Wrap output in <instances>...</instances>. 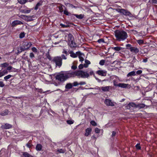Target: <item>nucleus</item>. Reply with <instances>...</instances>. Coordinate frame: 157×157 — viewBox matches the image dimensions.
I'll return each mask as SVG.
<instances>
[{"instance_id": "obj_1", "label": "nucleus", "mask_w": 157, "mask_h": 157, "mask_svg": "<svg viewBox=\"0 0 157 157\" xmlns=\"http://www.w3.org/2000/svg\"><path fill=\"white\" fill-rule=\"evenodd\" d=\"M73 77L72 71L61 72L56 75V79L58 81L63 82L69 78Z\"/></svg>"}, {"instance_id": "obj_2", "label": "nucleus", "mask_w": 157, "mask_h": 157, "mask_svg": "<svg viewBox=\"0 0 157 157\" xmlns=\"http://www.w3.org/2000/svg\"><path fill=\"white\" fill-rule=\"evenodd\" d=\"M114 33L116 40L118 41H123L128 37L127 33L123 30H117Z\"/></svg>"}, {"instance_id": "obj_3", "label": "nucleus", "mask_w": 157, "mask_h": 157, "mask_svg": "<svg viewBox=\"0 0 157 157\" xmlns=\"http://www.w3.org/2000/svg\"><path fill=\"white\" fill-rule=\"evenodd\" d=\"M73 77L77 76L78 78H88L90 76L89 73L82 70L72 71Z\"/></svg>"}, {"instance_id": "obj_4", "label": "nucleus", "mask_w": 157, "mask_h": 157, "mask_svg": "<svg viewBox=\"0 0 157 157\" xmlns=\"http://www.w3.org/2000/svg\"><path fill=\"white\" fill-rule=\"evenodd\" d=\"M116 10L121 13L123 14L126 16H129V17H134V18L138 19L134 15L132 14L129 11L124 9H120L119 8L116 9Z\"/></svg>"}, {"instance_id": "obj_5", "label": "nucleus", "mask_w": 157, "mask_h": 157, "mask_svg": "<svg viewBox=\"0 0 157 157\" xmlns=\"http://www.w3.org/2000/svg\"><path fill=\"white\" fill-rule=\"evenodd\" d=\"M74 38L73 36L70 34L68 36V44L71 48H75L76 46V43L74 41Z\"/></svg>"}, {"instance_id": "obj_6", "label": "nucleus", "mask_w": 157, "mask_h": 157, "mask_svg": "<svg viewBox=\"0 0 157 157\" xmlns=\"http://www.w3.org/2000/svg\"><path fill=\"white\" fill-rule=\"evenodd\" d=\"M52 61L56 64V67H60L62 64V59L60 56L54 57Z\"/></svg>"}, {"instance_id": "obj_7", "label": "nucleus", "mask_w": 157, "mask_h": 157, "mask_svg": "<svg viewBox=\"0 0 157 157\" xmlns=\"http://www.w3.org/2000/svg\"><path fill=\"white\" fill-rule=\"evenodd\" d=\"M136 104L133 102L130 103L125 106L127 109H130V110H134L135 109Z\"/></svg>"}, {"instance_id": "obj_8", "label": "nucleus", "mask_w": 157, "mask_h": 157, "mask_svg": "<svg viewBox=\"0 0 157 157\" xmlns=\"http://www.w3.org/2000/svg\"><path fill=\"white\" fill-rule=\"evenodd\" d=\"M96 73L99 75L105 76L107 74V71L104 70H99L96 72Z\"/></svg>"}, {"instance_id": "obj_9", "label": "nucleus", "mask_w": 157, "mask_h": 157, "mask_svg": "<svg viewBox=\"0 0 157 157\" xmlns=\"http://www.w3.org/2000/svg\"><path fill=\"white\" fill-rule=\"evenodd\" d=\"M104 102L108 106H113L114 105V102H112L110 99H105Z\"/></svg>"}, {"instance_id": "obj_10", "label": "nucleus", "mask_w": 157, "mask_h": 157, "mask_svg": "<svg viewBox=\"0 0 157 157\" xmlns=\"http://www.w3.org/2000/svg\"><path fill=\"white\" fill-rule=\"evenodd\" d=\"M12 127L11 124L8 123H6L4 125H2L1 126V128L3 129H7L11 128Z\"/></svg>"}, {"instance_id": "obj_11", "label": "nucleus", "mask_w": 157, "mask_h": 157, "mask_svg": "<svg viewBox=\"0 0 157 157\" xmlns=\"http://www.w3.org/2000/svg\"><path fill=\"white\" fill-rule=\"evenodd\" d=\"M129 49L131 52L135 54H136L137 53H138L139 51L138 48L134 47L129 48Z\"/></svg>"}, {"instance_id": "obj_12", "label": "nucleus", "mask_w": 157, "mask_h": 157, "mask_svg": "<svg viewBox=\"0 0 157 157\" xmlns=\"http://www.w3.org/2000/svg\"><path fill=\"white\" fill-rule=\"evenodd\" d=\"M22 24L23 23L21 21H18V20H14V21L12 22V26L14 27L17 25Z\"/></svg>"}, {"instance_id": "obj_13", "label": "nucleus", "mask_w": 157, "mask_h": 157, "mask_svg": "<svg viewBox=\"0 0 157 157\" xmlns=\"http://www.w3.org/2000/svg\"><path fill=\"white\" fill-rule=\"evenodd\" d=\"M75 16L77 18L79 19H82L84 17V15L83 14H73L71 15V17L74 18V17Z\"/></svg>"}, {"instance_id": "obj_14", "label": "nucleus", "mask_w": 157, "mask_h": 157, "mask_svg": "<svg viewBox=\"0 0 157 157\" xmlns=\"http://www.w3.org/2000/svg\"><path fill=\"white\" fill-rule=\"evenodd\" d=\"M92 131V129L90 128H87L86 130V133L85 135L86 136H88L91 133Z\"/></svg>"}, {"instance_id": "obj_15", "label": "nucleus", "mask_w": 157, "mask_h": 157, "mask_svg": "<svg viewBox=\"0 0 157 157\" xmlns=\"http://www.w3.org/2000/svg\"><path fill=\"white\" fill-rule=\"evenodd\" d=\"M9 112L8 109H5L0 113V115L2 116H5L8 115Z\"/></svg>"}, {"instance_id": "obj_16", "label": "nucleus", "mask_w": 157, "mask_h": 157, "mask_svg": "<svg viewBox=\"0 0 157 157\" xmlns=\"http://www.w3.org/2000/svg\"><path fill=\"white\" fill-rule=\"evenodd\" d=\"M146 105L143 104H136V106H135V109L136 108H138L139 109L143 108L145 107Z\"/></svg>"}, {"instance_id": "obj_17", "label": "nucleus", "mask_w": 157, "mask_h": 157, "mask_svg": "<svg viewBox=\"0 0 157 157\" xmlns=\"http://www.w3.org/2000/svg\"><path fill=\"white\" fill-rule=\"evenodd\" d=\"M77 54L78 56V58L79 59V61L81 62H82V61H84V58L81 56L82 53L80 52H77Z\"/></svg>"}, {"instance_id": "obj_18", "label": "nucleus", "mask_w": 157, "mask_h": 157, "mask_svg": "<svg viewBox=\"0 0 157 157\" xmlns=\"http://www.w3.org/2000/svg\"><path fill=\"white\" fill-rule=\"evenodd\" d=\"M128 84H125L124 83H119L118 84V87H121L122 88H127L128 87Z\"/></svg>"}, {"instance_id": "obj_19", "label": "nucleus", "mask_w": 157, "mask_h": 157, "mask_svg": "<svg viewBox=\"0 0 157 157\" xmlns=\"http://www.w3.org/2000/svg\"><path fill=\"white\" fill-rule=\"evenodd\" d=\"M25 50V49L24 47L23 48L22 47H19L18 48H17V54L18 55L21 53L22 51H24Z\"/></svg>"}, {"instance_id": "obj_20", "label": "nucleus", "mask_w": 157, "mask_h": 157, "mask_svg": "<svg viewBox=\"0 0 157 157\" xmlns=\"http://www.w3.org/2000/svg\"><path fill=\"white\" fill-rule=\"evenodd\" d=\"M32 44L30 43H25L24 45V47L25 49V50H27L29 49L31 47Z\"/></svg>"}, {"instance_id": "obj_21", "label": "nucleus", "mask_w": 157, "mask_h": 157, "mask_svg": "<svg viewBox=\"0 0 157 157\" xmlns=\"http://www.w3.org/2000/svg\"><path fill=\"white\" fill-rule=\"evenodd\" d=\"M56 5H59L58 8L59 10V12L61 13L63 11V6L64 7L65 6H63L62 4L60 3H57Z\"/></svg>"}, {"instance_id": "obj_22", "label": "nucleus", "mask_w": 157, "mask_h": 157, "mask_svg": "<svg viewBox=\"0 0 157 157\" xmlns=\"http://www.w3.org/2000/svg\"><path fill=\"white\" fill-rule=\"evenodd\" d=\"M42 146L40 144H37L36 146V149L37 151H40L41 150Z\"/></svg>"}, {"instance_id": "obj_23", "label": "nucleus", "mask_w": 157, "mask_h": 157, "mask_svg": "<svg viewBox=\"0 0 157 157\" xmlns=\"http://www.w3.org/2000/svg\"><path fill=\"white\" fill-rule=\"evenodd\" d=\"M22 155L24 157H33V156L30 155L27 152H22Z\"/></svg>"}, {"instance_id": "obj_24", "label": "nucleus", "mask_w": 157, "mask_h": 157, "mask_svg": "<svg viewBox=\"0 0 157 157\" xmlns=\"http://www.w3.org/2000/svg\"><path fill=\"white\" fill-rule=\"evenodd\" d=\"M110 86H106L105 87H102L101 89L103 91L106 92L109 91Z\"/></svg>"}, {"instance_id": "obj_25", "label": "nucleus", "mask_w": 157, "mask_h": 157, "mask_svg": "<svg viewBox=\"0 0 157 157\" xmlns=\"http://www.w3.org/2000/svg\"><path fill=\"white\" fill-rule=\"evenodd\" d=\"M136 75V72L134 71H132L128 73L127 75V77H129L132 76H134Z\"/></svg>"}, {"instance_id": "obj_26", "label": "nucleus", "mask_w": 157, "mask_h": 157, "mask_svg": "<svg viewBox=\"0 0 157 157\" xmlns=\"http://www.w3.org/2000/svg\"><path fill=\"white\" fill-rule=\"evenodd\" d=\"M85 64H84V67L85 68H87L88 66V65L90 64V61L86 59L85 61Z\"/></svg>"}, {"instance_id": "obj_27", "label": "nucleus", "mask_w": 157, "mask_h": 157, "mask_svg": "<svg viewBox=\"0 0 157 157\" xmlns=\"http://www.w3.org/2000/svg\"><path fill=\"white\" fill-rule=\"evenodd\" d=\"M70 53V56L72 58H76L77 57V56H78L77 54V52L76 53H75L73 51H71Z\"/></svg>"}, {"instance_id": "obj_28", "label": "nucleus", "mask_w": 157, "mask_h": 157, "mask_svg": "<svg viewBox=\"0 0 157 157\" xmlns=\"http://www.w3.org/2000/svg\"><path fill=\"white\" fill-rule=\"evenodd\" d=\"M42 2L41 1H40L39 2L37 3L34 8V9L35 10H37L39 7L42 5Z\"/></svg>"}, {"instance_id": "obj_29", "label": "nucleus", "mask_w": 157, "mask_h": 157, "mask_svg": "<svg viewBox=\"0 0 157 157\" xmlns=\"http://www.w3.org/2000/svg\"><path fill=\"white\" fill-rule=\"evenodd\" d=\"M31 10L29 9L26 10L21 9L20 11L23 13H29L30 12Z\"/></svg>"}, {"instance_id": "obj_30", "label": "nucleus", "mask_w": 157, "mask_h": 157, "mask_svg": "<svg viewBox=\"0 0 157 157\" xmlns=\"http://www.w3.org/2000/svg\"><path fill=\"white\" fill-rule=\"evenodd\" d=\"M73 85L71 83H68L66 85L65 87L66 89H70L72 88Z\"/></svg>"}, {"instance_id": "obj_31", "label": "nucleus", "mask_w": 157, "mask_h": 157, "mask_svg": "<svg viewBox=\"0 0 157 157\" xmlns=\"http://www.w3.org/2000/svg\"><path fill=\"white\" fill-rule=\"evenodd\" d=\"M112 48L116 51H119L122 49V48L121 47L117 46L114 47H112Z\"/></svg>"}, {"instance_id": "obj_32", "label": "nucleus", "mask_w": 157, "mask_h": 157, "mask_svg": "<svg viewBox=\"0 0 157 157\" xmlns=\"http://www.w3.org/2000/svg\"><path fill=\"white\" fill-rule=\"evenodd\" d=\"M8 73L7 70L5 69L3 70L2 71H0V73L2 75V77L4 76L5 74H7Z\"/></svg>"}, {"instance_id": "obj_33", "label": "nucleus", "mask_w": 157, "mask_h": 157, "mask_svg": "<svg viewBox=\"0 0 157 157\" xmlns=\"http://www.w3.org/2000/svg\"><path fill=\"white\" fill-rule=\"evenodd\" d=\"M32 141L31 140H30L29 142L26 144V146L27 147L30 148L33 145L32 144Z\"/></svg>"}, {"instance_id": "obj_34", "label": "nucleus", "mask_w": 157, "mask_h": 157, "mask_svg": "<svg viewBox=\"0 0 157 157\" xmlns=\"http://www.w3.org/2000/svg\"><path fill=\"white\" fill-rule=\"evenodd\" d=\"M9 65V64L8 63H2L0 65V67H3V68H5L7 67L8 65Z\"/></svg>"}, {"instance_id": "obj_35", "label": "nucleus", "mask_w": 157, "mask_h": 157, "mask_svg": "<svg viewBox=\"0 0 157 157\" xmlns=\"http://www.w3.org/2000/svg\"><path fill=\"white\" fill-rule=\"evenodd\" d=\"M12 76V75H9L4 77V78L5 80L6 81H7V80L10 79L11 77Z\"/></svg>"}, {"instance_id": "obj_36", "label": "nucleus", "mask_w": 157, "mask_h": 157, "mask_svg": "<svg viewBox=\"0 0 157 157\" xmlns=\"http://www.w3.org/2000/svg\"><path fill=\"white\" fill-rule=\"evenodd\" d=\"M129 33L133 34H136L138 33V32L134 30H130L129 31Z\"/></svg>"}, {"instance_id": "obj_37", "label": "nucleus", "mask_w": 157, "mask_h": 157, "mask_svg": "<svg viewBox=\"0 0 157 157\" xmlns=\"http://www.w3.org/2000/svg\"><path fill=\"white\" fill-rule=\"evenodd\" d=\"M64 13L67 15L71 16L72 15L71 13L68 12L67 10H64Z\"/></svg>"}, {"instance_id": "obj_38", "label": "nucleus", "mask_w": 157, "mask_h": 157, "mask_svg": "<svg viewBox=\"0 0 157 157\" xmlns=\"http://www.w3.org/2000/svg\"><path fill=\"white\" fill-rule=\"evenodd\" d=\"M28 1L27 0H21L20 1H18V2L19 3L21 4H25Z\"/></svg>"}, {"instance_id": "obj_39", "label": "nucleus", "mask_w": 157, "mask_h": 157, "mask_svg": "<svg viewBox=\"0 0 157 157\" xmlns=\"http://www.w3.org/2000/svg\"><path fill=\"white\" fill-rule=\"evenodd\" d=\"M135 147L136 148L137 150H141V147L140 146V143L137 144L135 146Z\"/></svg>"}, {"instance_id": "obj_40", "label": "nucleus", "mask_w": 157, "mask_h": 157, "mask_svg": "<svg viewBox=\"0 0 157 157\" xmlns=\"http://www.w3.org/2000/svg\"><path fill=\"white\" fill-rule=\"evenodd\" d=\"M46 56L47 59H48L49 60L51 61L52 60L51 57L49 53H46Z\"/></svg>"}, {"instance_id": "obj_41", "label": "nucleus", "mask_w": 157, "mask_h": 157, "mask_svg": "<svg viewBox=\"0 0 157 157\" xmlns=\"http://www.w3.org/2000/svg\"><path fill=\"white\" fill-rule=\"evenodd\" d=\"M137 42L139 45L143 44L144 43V41L142 40H137Z\"/></svg>"}, {"instance_id": "obj_42", "label": "nucleus", "mask_w": 157, "mask_h": 157, "mask_svg": "<svg viewBox=\"0 0 157 157\" xmlns=\"http://www.w3.org/2000/svg\"><path fill=\"white\" fill-rule=\"evenodd\" d=\"M97 42L99 43H104L105 42L103 38L99 39H98Z\"/></svg>"}, {"instance_id": "obj_43", "label": "nucleus", "mask_w": 157, "mask_h": 157, "mask_svg": "<svg viewBox=\"0 0 157 157\" xmlns=\"http://www.w3.org/2000/svg\"><path fill=\"white\" fill-rule=\"evenodd\" d=\"M67 122L69 124H71L74 123V121L72 120H68L67 121Z\"/></svg>"}, {"instance_id": "obj_44", "label": "nucleus", "mask_w": 157, "mask_h": 157, "mask_svg": "<svg viewBox=\"0 0 157 157\" xmlns=\"http://www.w3.org/2000/svg\"><path fill=\"white\" fill-rule=\"evenodd\" d=\"M113 85L115 86H118V84H117L118 82L117 80H114L113 81Z\"/></svg>"}, {"instance_id": "obj_45", "label": "nucleus", "mask_w": 157, "mask_h": 157, "mask_svg": "<svg viewBox=\"0 0 157 157\" xmlns=\"http://www.w3.org/2000/svg\"><path fill=\"white\" fill-rule=\"evenodd\" d=\"M67 24L66 25H64V24H60V25L62 27L64 28H67V27H69V26H70V25H68L67 24Z\"/></svg>"}, {"instance_id": "obj_46", "label": "nucleus", "mask_w": 157, "mask_h": 157, "mask_svg": "<svg viewBox=\"0 0 157 157\" xmlns=\"http://www.w3.org/2000/svg\"><path fill=\"white\" fill-rule=\"evenodd\" d=\"M149 2L153 4H157V0H150Z\"/></svg>"}, {"instance_id": "obj_47", "label": "nucleus", "mask_w": 157, "mask_h": 157, "mask_svg": "<svg viewBox=\"0 0 157 157\" xmlns=\"http://www.w3.org/2000/svg\"><path fill=\"white\" fill-rule=\"evenodd\" d=\"M105 63V60L102 59L100 61L99 64L101 66H103L104 65Z\"/></svg>"}, {"instance_id": "obj_48", "label": "nucleus", "mask_w": 157, "mask_h": 157, "mask_svg": "<svg viewBox=\"0 0 157 157\" xmlns=\"http://www.w3.org/2000/svg\"><path fill=\"white\" fill-rule=\"evenodd\" d=\"M57 151L60 153H63L65 152V151L63 150L62 149H58L57 150Z\"/></svg>"}, {"instance_id": "obj_49", "label": "nucleus", "mask_w": 157, "mask_h": 157, "mask_svg": "<svg viewBox=\"0 0 157 157\" xmlns=\"http://www.w3.org/2000/svg\"><path fill=\"white\" fill-rule=\"evenodd\" d=\"M25 34L24 33H21L19 34V38H22L24 37Z\"/></svg>"}, {"instance_id": "obj_50", "label": "nucleus", "mask_w": 157, "mask_h": 157, "mask_svg": "<svg viewBox=\"0 0 157 157\" xmlns=\"http://www.w3.org/2000/svg\"><path fill=\"white\" fill-rule=\"evenodd\" d=\"M90 123L93 126H95L97 125V123L94 121H91Z\"/></svg>"}, {"instance_id": "obj_51", "label": "nucleus", "mask_w": 157, "mask_h": 157, "mask_svg": "<svg viewBox=\"0 0 157 157\" xmlns=\"http://www.w3.org/2000/svg\"><path fill=\"white\" fill-rule=\"evenodd\" d=\"M94 78L96 80L98 81V82H103L105 81V80L101 81V79H99L98 78L96 77V76H94Z\"/></svg>"}, {"instance_id": "obj_52", "label": "nucleus", "mask_w": 157, "mask_h": 157, "mask_svg": "<svg viewBox=\"0 0 157 157\" xmlns=\"http://www.w3.org/2000/svg\"><path fill=\"white\" fill-rule=\"evenodd\" d=\"M95 132L96 133H99L100 132V130L98 128H95Z\"/></svg>"}, {"instance_id": "obj_53", "label": "nucleus", "mask_w": 157, "mask_h": 157, "mask_svg": "<svg viewBox=\"0 0 157 157\" xmlns=\"http://www.w3.org/2000/svg\"><path fill=\"white\" fill-rule=\"evenodd\" d=\"M29 57L31 59L34 57V55L33 53V52L30 53L29 55Z\"/></svg>"}, {"instance_id": "obj_54", "label": "nucleus", "mask_w": 157, "mask_h": 157, "mask_svg": "<svg viewBox=\"0 0 157 157\" xmlns=\"http://www.w3.org/2000/svg\"><path fill=\"white\" fill-rule=\"evenodd\" d=\"M5 86V84L2 81H0V87H3Z\"/></svg>"}, {"instance_id": "obj_55", "label": "nucleus", "mask_w": 157, "mask_h": 157, "mask_svg": "<svg viewBox=\"0 0 157 157\" xmlns=\"http://www.w3.org/2000/svg\"><path fill=\"white\" fill-rule=\"evenodd\" d=\"M32 50L33 52L35 53H36L37 52V49L35 47H33L32 48Z\"/></svg>"}, {"instance_id": "obj_56", "label": "nucleus", "mask_w": 157, "mask_h": 157, "mask_svg": "<svg viewBox=\"0 0 157 157\" xmlns=\"http://www.w3.org/2000/svg\"><path fill=\"white\" fill-rule=\"evenodd\" d=\"M142 70H139L137 71L136 72V74L137 75H140V74H141L142 73Z\"/></svg>"}, {"instance_id": "obj_57", "label": "nucleus", "mask_w": 157, "mask_h": 157, "mask_svg": "<svg viewBox=\"0 0 157 157\" xmlns=\"http://www.w3.org/2000/svg\"><path fill=\"white\" fill-rule=\"evenodd\" d=\"M84 67V64L83 65L82 64H80L78 66V68L80 69H82Z\"/></svg>"}, {"instance_id": "obj_58", "label": "nucleus", "mask_w": 157, "mask_h": 157, "mask_svg": "<svg viewBox=\"0 0 157 157\" xmlns=\"http://www.w3.org/2000/svg\"><path fill=\"white\" fill-rule=\"evenodd\" d=\"M78 84L80 85H86V83L85 82H80Z\"/></svg>"}, {"instance_id": "obj_59", "label": "nucleus", "mask_w": 157, "mask_h": 157, "mask_svg": "<svg viewBox=\"0 0 157 157\" xmlns=\"http://www.w3.org/2000/svg\"><path fill=\"white\" fill-rule=\"evenodd\" d=\"M61 57L62 59H67V58L64 54L62 55Z\"/></svg>"}, {"instance_id": "obj_60", "label": "nucleus", "mask_w": 157, "mask_h": 157, "mask_svg": "<svg viewBox=\"0 0 157 157\" xmlns=\"http://www.w3.org/2000/svg\"><path fill=\"white\" fill-rule=\"evenodd\" d=\"M116 134V133L115 131H113L112 132V134L111 135V136L112 137H114L115 136Z\"/></svg>"}, {"instance_id": "obj_61", "label": "nucleus", "mask_w": 157, "mask_h": 157, "mask_svg": "<svg viewBox=\"0 0 157 157\" xmlns=\"http://www.w3.org/2000/svg\"><path fill=\"white\" fill-rule=\"evenodd\" d=\"M77 68V66H75V65H72L71 67V68L72 69H73L74 70H75Z\"/></svg>"}, {"instance_id": "obj_62", "label": "nucleus", "mask_w": 157, "mask_h": 157, "mask_svg": "<svg viewBox=\"0 0 157 157\" xmlns=\"http://www.w3.org/2000/svg\"><path fill=\"white\" fill-rule=\"evenodd\" d=\"M73 86H77L78 85H79V84L77 82H75L73 83Z\"/></svg>"}, {"instance_id": "obj_63", "label": "nucleus", "mask_w": 157, "mask_h": 157, "mask_svg": "<svg viewBox=\"0 0 157 157\" xmlns=\"http://www.w3.org/2000/svg\"><path fill=\"white\" fill-rule=\"evenodd\" d=\"M90 75H93L94 77V76H95V74L93 71H90Z\"/></svg>"}, {"instance_id": "obj_64", "label": "nucleus", "mask_w": 157, "mask_h": 157, "mask_svg": "<svg viewBox=\"0 0 157 157\" xmlns=\"http://www.w3.org/2000/svg\"><path fill=\"white\" fill-rule=\"evenodd\" d=\"M1 157H8V154L4 153L3 155Z\"/></svg>"}]
</instances>
